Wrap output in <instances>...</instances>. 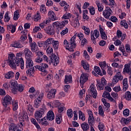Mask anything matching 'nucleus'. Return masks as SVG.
Instances as JSON below:
<instances>
[{
    "label": "nucleus",
    "instance_id": "obj_1",
    "mask_svg": "<svg viewBox=\"0 0 131 131\" xmlns=\"http://www.w3.org/2000/svg\"><path fill=\"white\" fill-rule=\"evenodd\" d=\"M8 63L9 66L13 70H16L17 67H19V66L21 70L24 69V60L22 58L21 53H17L16 56L13 53L9 54Z\"/></svg>",
    "mask_w": 131,
    "mask_h": 131
},
{
    "label": "nucleus",
    "instance_id": "obj_2",
    "mask_svg": "<svg viewBox=\"0 0 131 131\" xmlns=\"http://www.w3.org/2000/svg\"><path fill=\"white\" fill-rule=\"evenodd\" d=\"M41 66L37 65L35 66L36 69H38L39 71H41V75L42 76H46L49 73V72L47 70L49 68V65L46 63H41Z\"/></svg>",
    "mask_w": 131,
    "mask_h": 131
},
{
    "label": "nucleus",
    "instance_id": "obj_3",
    "mask_svg": "<svg viewBox=\"0 0 131 131\" xmlns=\"http://www.w3.org/2000/svg\"><path fill=\"white\" fill-rule=\"evenodd\" d=\"M116 75L113 78V83L116 84L119 80H122L123 79V76L121 74V70H117L115 71Z\"/></svg>",
    "mask_w": 131,
    "mask_h": 131
},
{
    "label": "nucleus",
    "instance_id": "obj_4",
    "mask_svg": "<svg viewBox=\"0 0 131 131\" xmlns=\"http://www.w3.org/2000/svg\"><path fill=\"white\" fill-rule=\"evenodd\" d=\"M69 21L67 20H63L62 21L59 22V21H55L53 23L52 26L55 28L56 27V28H63L67 25L69 23Z\"/></svg>",
    "mask_w": 131,
    "mask_h": 131
},
{
    "label": "nucleus",
    "instance_id": "obj_5",
    "mask_svg": "<svg viewBox=\"0 0 131 131\" xmlns=\"http://www.w3.org/2000/svg\"><path fill=\"white\" fill-rule=\"evenodd\" d=\"M45 112H47V108L46 107L41 108L40 110L36 111L34 114L35 118L37 119V120H38V119L42 117V115L45 114Z\"/></svg>",
    "mask_w": 131,
    "mask_h": 131
},
{
    "label": "nucleus",
    "instance_id": "obj_6",
    "mask_svg": "<svg viewBox=\"0 0 131 131\" xmlns=\"http://www.w3.org/2000/svg\"><path fill=\"white\" fill-rule=\"evenodd\" d=\"M91 39L92 41H93V43L96 45L97 43V42L96 41V38H98V37L100 36V33L99 32V31L97 30H95L94 31H92L91 32Z\"/></svg>",
    "mask_w": 131,
    "mask_h": 131
},
{
    "label": "nucleus",
    "instance_id": "obj_7",
    "mask_svg": "<svg viewBox=\"0 0 131 131\" xmlns=\"http://www.w3.org/2000/svg\"><path fill=\"white\" fill-rule=\"evenodd\" d=\"M87 80H89V74H82L80 78V83L81 88H83V84L86 82Z\"/></svg>",
    "mask_w": 131,
    "mask_h": 131
},
{
    "label": "nucleus",
    "instance_id": "obj_8",
    "mask_svg": "<svg viewBox=\"0 0 131 131\" xmlns=\"http://www.w3.org/2000/svg\"><path fill=\"white\" fill-rule=\"evenodd\" d=\"M86 112L88 114V123L90 125H93V123L95 122V119L94 118V114L93 113V111L90 109L87 110Z\"/></svg>",
    "mask_w": 131,
    "mask_h": 131
},
{
    "label": "nucleus",
    "instance_id": "obj_9",
    "mask_svg": "<svg viewBox=\"0 0 131 131\" xmlns=\"http://www.w3.org/2000/svg\"><path fill=\"white\" fill-rule=\"evenodd\" d=\"M10 84L11 88L12 93L14 95L17 94V88L18 86V82L15 80H11L10 81Z\"/></svg>",
    "mask_w": 131,
    "mask_h": 131
},
{
    "label": "nucleus",
    "instance_id": "obj_10",
    "mask_svg": "<svg viewBox=\"0 0 131 131\" xmlns=\"http://www.w3.org/2000/svg\"><path fill=\"white\" fill-rule=\"evenodd\" d=\"M102 15L105 19H109V17L112 15V10L109 7H106L105 10L102 12Z\"/></svg>",
    "mask_w": 131,
    "mask_h": 131
},
{
    "label": "nucleus",
    "instance_id": "obj_11",
    "mask_svg": "<svg viewBox=\"0 0 131 131\" xmlns=\"http://www.w3.org/2000/svg\"><path fill=\"white\" fill-rule=\"evenodd\" d=\"M90 94H92V97L96 99L97 98V96L98 94L97 93V90H96V86L94 85V84H91L90 87L89 89Z\"/></svg>",
    "mask_w": 131,
    "mask_h": 131
},
{
    "label": "nucleus",
    "instance_id": "obj_12",
    "mask_svg": "<svg viewBox=\"0 0 131 131\" xmlns=\"http://www.w3.org/2000/svg\"><path fill=\"white\" fill-rule=\"evenodd\" d=\"M10 47H12V48H15L16 49H21V48L24 47L23 45L21 43L20 40L12 41L10 45Z\"/></svg>",
    "mask_w": 131,
    "mask_h": 131
},
{
    "label": "nucleus",
    "instance_id": "obj_13",
    "mask_svg": "<svg viewBox=\"0 0 131 131\" xmlns=\"http://www.w3.org/2000/svg\"><path fill=\"white\" fill-rule=\"evenodd\" d=\"M12 97L9 95H6L4 99L3 102V105L4 107H7V106H9L10 104L12 102Z\"/></svg>",
    "mask_w": 131,
    "mask_h": 131
},
{
    "label": "nucleus",
    "instance_id": "obj_14",
    "mask_svg": "<svg viewBox=\"0 0 131 131\" xmlns=\"http://www.w3.org/2000/svg\"><path fill=\"white\" fill-rule=\"evenodd\" d=\"M28 119V115H27V113L26 112H23L20 113L18 117L19 122H24V121H27Z\"/></svg>",
    "mask_w": 131,
    "mask_h": 131
},
{
    "label": "nucleus",
    "instance_id": "obj_15",
    "mask_svg": "<svg viewBox=\"0 0 131 131\" xmlns=\"http://www.w3.org/2000/svg\"><path fill=\"white\" fill-rule=\"evenodd\" d=\"M24 55L26 58V59L32 58V52L30 51V49L26 48L24 50Z\"/></svg>",
    "mask_w": 131,
    "mask_h": 131
},
{
    "label": "nucleus",
    "instance_id": "obj_16",
    "mask_svg": "<svg viewBox=\"0 0 131 131\" xmlns=\"http://www.w3.org/2000/svg\"><path fill=\"white\" fill-rule=\"evenodd\" d=\"M44 31L49 35H54L55 34V30L52 26H48L44 28Z\"/></svg>",
    "mask_w": 131,
    "mask_h": 131
},
{
    "label": "nucleus",
    "instance_id": "obj_17",
    "mask_svg": "<svg viewBox=\"0 0 131 131\" xmlns=\"http://www.w3.org/2000/svg\"><path fill=\"white\" fill-rule=\"evenodd\" d=\"M51 63L54 66H57L59 64V57L55 54L52 55L51 57Z\"/></svg>",
    "mask_w": 131,
    "mask_h": 131
},
{
    "label": "nucleus",
    "instance_id": "obj_18",
    "mask_svg": "<svg viewBox=\"0 0 131 131\" xmlns=\"http://www.w3.org/2000/svg\"><path fill=\"white\" fill-rule=\"evenodd\" d=\"M102 97L105 98V99H107L110 102H115V100L111 97V94L109 92H107V91L103 92Z\"/></svg>",
    "mask_w": 131,
    "mask_h": 131
},
{
    "label": "nucleus",
    "instance_id": "obj_19",
    "mask_svg": "<svg viewBox=\"0 0 131 131\" xmlns=\"http://www.w3.org/2000/svg\"><path fill=\"white\" fill-rule=\"evenodd\" d=\"M57 93V90L52 89L47 94V98L51 100V99H53L56 97V94Z\"/></svg>",
    "mask_w": 131,
    "mask_h": 131
},
{
    "label": "nucleus",
    "instance_id": "obj_20",
    "mask_svg": "<svg viewBox=\"0 0 131 131\" xmlns=\"http://www.w3.org/2000/svg\"><path fill=\"white\" fill-rule=\"evenodd\" d=\"M131 61H129L128 63L124 65L123 72L124 73H131Z\"/></svg>",
    "mask_w": 131,
    "mask_h": 131
},
{
    "label": "nucleus",
    "instance_id": "obj_21",
    "mask_svg": "<svg viewBox=\"0 0 131 131\" xmlns=\"http://www.w3.org/2000/svg\"><path fill=\"white\" fill-rule=\"evenodd\" d=\"M46 118L49 121H52L55 119V114L53 111H49L48 112Z\"/></svg>",
    "mask_w": 131,
    "mask_h": 131
},
{
    "label": "nucleus",
    "instance_id": "obj_22",
    "mask_svg": "<svg viewBox=\"0 0 131 131\" xmlns=\"http://www.w3.org/2000/svg\"><path fill=\"white\" fill-rule=\"evenodd\" d=\"M99 32L100 36H101V38L104 40L107 39V34H106V33H105V30L103 28H102L101 25L99 26Z\"/></svg>",
    "mask_w": 131,
    "mask_h": 131
},
{
    "label": "nucleus",
    "instance_id": "obj_23",
    "mask_svg": "<svg viewBox=\"0 0 131 131\" xmlns=\"http://www.w3.org/2000/svg\"><path fill=\"white\" fill-rule=\"evenodd\" d=\"M71 24L73 27H74V28H78V27L80 25L79 21H78V19L77 18H73Z\"/></svg>",
    "mask_w": 131,
    "mask_h": 131
},
{
    "label": "nucleus",
    "instance_id": "obj_24",
    "mask_svg": "<svg viewBox=\"0 0 131 131\" xmlns=\"http://www.w3.org/2000/svg\"><path fill=\"white\" fill-rule=\"evenodd\" d=\"M33 61H32V58L27 59H26V68L29 69V68H33Z\"/></svg>",
    "mask_w": 131,
    "mask_h": 131
},
{
    "label": "nucleus",
    "instance_id": "obj_25",
    "mask_svg": "<svg viewBox=\"0 0 131 131\" xmlns=\"http://www.w3.org/2000/svg\"><path fill=\"white\" fill-rule=\"evenodd\" d=\"M15 76V73L13 71H9L5 75V77L7 79H12Z\"/></svg>",
    "mask_w": 131,
    "mask_h": 131
},
{
    "label": "nucleus",
    "instance_id": "obj_26",
    "mask_svg": "<svg viewBox=\"0 0 131 131\" xmlns=\"http://www.w3.org/2000/svg\"><path fill=\"white\" fill-rule=\"evenodd\" d=\"M48 16L52 21H56V20H57L56 14L53 11H50L48 12Z\"/></svg>",
    "mask_w": 131,
    "mask_h": 131
},
{
    "label": "nucleus",
    "instance_id": "obj_27",
    "mask_svg": "<svg viewBox=\"0 0 131 131\" xmlns=\"http://www.w3.org/2000/svg\"><path fill=\"white\" fill-rule=\"evenodd\" d=\"M117 36L118 38H120V37H121V40L122 41L125 39V36H126V35L125 34H122V33L120 30H118L117 31Z\"/></svg>",
    "mask_w": 131,
    "mask_h": 131
},
{
    "label": "nucleus",
    "instance_id": "obj_28",
    "mask_svg": "<svg viewBox=\"0 0 131 131\" xmlns=\"http://www.w3.org/2000/svg\"><path fill=\"white\" fill-rule=\"evenodd\" d=\"M123 91L126 92V90L128 89V85H127V78H125L123 80Z\"/></svg>",
    "mask_w": 131,
    "mask_h": 131
},
{
    "label": "nucleus",
    "instance_id": "obj_29",
    "mask_svg": "<svg viewBox=\"0 0 131 131\" xmlns=\"http://www.w3.org/2000/svg\"><path fill=\"white\" fill-rule=\"evenodd\" d=\"M54 42V38H49L45 42L44 45L46 46V48H48L50 45H52Z\"/></svg>",
    "mask_w": 131,
    "mask_h": 131
},
{
    "label": "nucleus",
    "instance_id": "obj_30",
    "mask_svg": "<svg viewBox=\"0 0 131 131\" xmlns=\"http://www.w3.org/2000/svg\"><path fill=\"white\" fill-rule=\"evenodd\" d=\"M95 4L98 8V10L99 12H103L104 10V6L101 5V3H100V2L99 1H96Z\"/></svg>",
    "mask_w": 131,
    "mask_h": 131
},
{
    "label": "nucleus",
    "instance_id": "obj_31",
    "mask_svg": "<svg viewBox=\"0 0 131 131\" xmlns=\"http://www.w3.org/2000/svg\"><path fill=\"white\" fill-rule=\"evenodd\" d=\"M63 46L66 48L67 50H68L69 51H70V50H72L71 45L69 44V42H68V41H67L66 39L64 40Z\"/></svg>",
    "mask_w": 131,
    "mask_h": 131
},
{
    "label": "nucleus",
    "instance_id": "obj_32",
    "mask_svg": "<svg viewBox=\"0 0 131 131\" xmlns=\"http://www.w3.org/2000/svg\"><path fill=\"white\" fill-rule=\"evenodd\" d=\"M111 97L115 100V102H112V103H115L116 104V100H118L119 96H118V93L117 92H112L111 94Z\"/></svg>",
    "mask_w": 131,
    "mask_h": 131
},
{
    "label": "nucleus",
    "instance_id": "obj_33",
    "mask_svg": "<svg viewBox=\"0 0 131 131\" xmlns=\"http://www.w3.org/2000/svg\"><path fill=\"white\" fill-rule=\"evenodd\" d=\"M30 45L31 50L32 53H35V52L36 51V49H38V47H37V45H36V43H35V42L31 43Z\"/></svg>",
    "mask_w": 131,
    "mask_h": 131
},
{
    "label": "nucleus",
    "instance_id": "obj_34",
    "mask_svg": "<svg viewBox=\"0 0 131 131\" xmlns=\"http://www.w3.org/2000/svg\"><path fill=\"white\" fill-rule=\"evenodd\" d=\"M81 128L82 129L83 131H88L90 129V125L88 123L84 122L81 124Z\"/></svg>",
    "mask_w": 131,
    "mask_h": 131
},
{
    "label": "nucleus",
    "instance_id": "obj_35",
    "mask_svg": "<svg viewBox=\"0 0 131 131\" xmlns=\"http://www.w3.org/2000/svg\"><path fill=\"white\" fill-rule=\"evenodd\" d=\"M75 38H76V35H74L71 38V46L72 49H74L76 47V45H75Z\"/></svg>",
    "mask_w": 131,
    "mask_h": 131
},
{
    "label": "nucleus",
    "instance_id": "obj_36",
    "mask_svg": "<svg viewBox=\"0 0 131 131\" xmlns=\"http://www.w3.org/2000/svg\"><path fill=\"white\" fill-rule=\"evenodd\" d=\"M18 100H13L12 102V109L13 111H16L18 109Z\"/></svg>",
    "mask_w": 131,
    "mask_h": 131
},
{
    "label": "nucleus",
    "instance_id": "obj_37",
    "mask_svg": "<svg viewBox=\"0 0 131 131\" xmlns=\"http://www.w3.org/2000/svg\"><path fill=\"white\" fill-rule=\"evenodd\" d=\"M130 121H131V117H129L128 118H122L121 120V123L122 124H127Z\"/></svg>",
    "mask_w": 131,
    "mask_h": 131
},
{
    "label": "nucleus",
    "instance_id": "obj_38",
    "mask_svg": "<svg viewBox=\"0 0 131 131\" xmlns=\"http://www.w3.org/2000/svg\"><path fill=\"white\" fill-rule=\"evenodd\" d=\"M81 64L85 70H89L90 69V64L86 61L82 60L81 61Z\"/></svg>",
    "mask_w": 131,
    "mask_h": 131
},
{
    "label": "nucleus",
    "instance_id": "obj_39",
    "mask_svg": "<svg viewBox=\"0 0 131 131\" xmlns=\"http://www.w3.org/2000/svg\"><path fill=\"white\" fill-rule=\"evenodd\" d=\"M72 81V76L71 75H67L65 76L64 83H70Z\"/></svg>",
    "mask_w": 131,
    "mask_h": 131
},
{
    "label": "nucleus",
    "instance_id": "obj_40",
    "mask_svg": "<svg viewBox=\"0 0 131 131\" xmlns=\"http://www.w3.org/2000/svg\"><path fill=\"white\" fill-rule=\"evenodd\" d=\"M78 114L79 119L82 120V121H84V120H85V116L84 115V114L81 111H79Z\"/></svg>",
    "mask_w": 131,
    "mask_h": 131
},
{
    "label": "nucleus",
    "instance_id": "obj_41",
    "mask_svg": "<svg viewBox=\"0 0 131 131\" xmlns=\"http://www.w3.org/2000/svg\"><path fill=\"white\" fill-rule=\"evenodd\" d=\"M105 85H103V84H102L99 81H97V89L98 91H101V90H104V86Z\"/></svg>",
    "mask_w": 131,
    "mask_h": 131
},
{
    "label": "nucleus",
    "instance_id": "obj_42",
    "mask_svg": "<svg viewBox=\"0 0 131 131\" xmlns=\"http://www.w3.org/2000/svg\"><path fill=\"white\" fill-rule=\"evenodd\" d=\"M29 69H30L27 71L26 73L29 76H32L33 73H34V68H29Z\"/></svg>",
    "mask_w": 131,
    "mask_h": 131
},
{
    "label": "nucleus",
    "instance_id": "obj_43",
    "mask_svg": "<svg viewBox=\"0 0 131 131\" xmlns=\"http://www.w3.org/2000/svg\"><path fill=\"white\" fill-rule=\"evenodd\" d=\"M34 20L35 22H38V21H40V19H41V16L39 13H37L33 17Z\"/></svg>",
    "mask_w": 131,
    "mask_h": 131
},
{
    "label": "nucleus",
    "instance_id": "obj_44",
    "mask_svg": "<svg viewBox=\"0 0 131 131\" xmlns=\"http://www.w3.org/2000/svg\"><path fill=\"white\" fill-rule=\"evenodd\" d=\"M71 14L68 12H66L61 17L62 20H68L70 18H71Z\"/></svg>",
    "mask_w": 131,
    "mask_h": 131
},
{
    "label": "nucleus",
    "instance_id": "obj_45",
    "mask_svg": "<svg viewBox=\"0 0 131 131\" xmlns=\"http://www.w3.org/2000/svg\"><path fill=\"white\" fill-rule=\"evenodd\" d=\"M41 103V101L39 100L38 99H35L34 102V107L37 108H39Z\"/></svg>",
    "mask_w": 131,
    "mask_h": 131
},
{
    "label": "nucleus",
    "instance_id": "obj_46",
    "mask_svg": "<svg viewBox=\"0 0 131 131\" xmlns=\"http://www.w3.org/2000/svg\"><path fill=\"white\" fill-rule=\"evenodd\" d=\"M82 29L84 31V33L86 35H90V28H88V27H85L84 26H82Z\"/></svg>",
    "mask_w": 131,
    "mask_h": 131
},
{
    "label": "nucleus",
    "instance_id": "obj_47",
    "mask_svg": "<svg viewBox=\"0 0 131 131\" xmlns=\"http://www.w3.org/2000/svg\"><path fill=\"white\" fill-rule=\"evenodd\" d=\"M67 115L69 118L73 117V111L72 109H69L67 111Z\"/></svg>",
    "mask_w": 131,
    "mask_h": 131
},
{
    "label": "nucleus",
    "instance_id": "obj_48",
    "mask_svg": "<svg viewBox=\"0 0 131 131\" xmlns=\"http://www.w3.org/2000/svg\"><path fill=\"white\" fill-rule=\"evenodd\" d=\"M31 121L32 123H33V124H34L38 129H39V128H40V126H39V125L38 124L35 119L33 118H31Z\"/></svg>",
    "mask_w": 131,
    "mask_h": 131
},
{
    "label": "nucleus",
    "instance_id": "obj_49",
    "mask_svg": "<svg viewBox=\"0 0 131 131\" xmlns=\"http://www.w3.org/2000/svg\"><path fill=\"white\" fill-rule=\"evenodd\" d=\"M11 20V17L9 16V12L7 11L6 12L4 16V21L5 22L8 23Z\"/></svg>",
    "mask_w": 131,
    "mask_h": 131
},
{
    "label": "nucleus",
    "instance_id": "obj_50",
    "mask_svg": "<svg viewBox=\"0 0 131 131\" xmlns=\"http://www.w3.org/2000/svg\"><path fill=\"white\" fill-rule=\"evenodd\" d=\"M94 71H95L96 73L98 74L99 75H101L102 76L103 74H102V72H101V69L99 67H95L94 69Z\"/></svg>",
    "mask_w": 131,
    "mask_h": 131
},
{
    "label": "nucleus",
    "instance_id": "obj_51",
    "mask_svg": "<svg viewBox=\"0 0 131 131\" xmlns=\"http://www.w3.org/2000/svg\"><path fill=\"white\" fill-rule=\"evenodd\" d=\"M125 98L127 101H131V94L129 91H127L125 93Z\"/></svg>",
    "mask_w": 131,
    "mask_h": 131
},
{
    "label": "nucleus",
    "instance_id": "obj_52",
    "mask_svg": "<svg viewBox=\"0 0 131 131\" xmlns=\"http://www.w3.org/2000/svg\"><path fill=\"white\" fill-rule=\"evenodd\" d=\"M64 104L63 103L61 104L58 108V113H62L64 110H66V108L64 106Z\"/></svg>",
    "mask_w": 131,
    "mask_h": 131
},
{
    "label": "nucleus",
    "instance_id": "obj_53",
    "mask_svg": "<svg viewBox=\"0 0 131 131\" xmlns=\"http://www.w3.org/2000/svg\"><path fill=\"white\" fill-rule=\"evenodd\" d=\"M99 66L102 70H103L106 69V67H107L108 65L106 63V61H103L99 62Z\"/></svg>",
    "mask_w": 131,
    "mask_h": 131
},
{
    "label": "nucleus",
    "instance_id": "obj_54",
    "mask_svg": "<svg viewBox=\"0 0 131 131\" xmlns=\"http://www.w3.org/2000/svg\"><path fill=\"white\" fill-rule=\"evenodd\" d=\"M24 91V85L19 84L17 85V88H16V94L17 92H23Z\"/></svg>",
    "mask_w": 131,
    "mask_h": 131
},
{
    "label": "nucleus",
    "instance_id": "obj_55",
    "mask_svg": "<svg viewBox=\"0 0 131 131\" xmlns=\"http://www.w3.org/2000/svg\"><path fill=\"white\" fill-rule=\"evenodd\" d=\"M52 46L55 50L58 49V47L59 46V41L54 40L53 42H52Z\"/></svg>",
    "mask_w": 131,
    "mask_h": 131
},
{
    "label": "nucleus",
    "instance_id": "obj_56",
    "mask_svg": "<svg viewBox=\"0 0 131 131\" xmlns=\"http://www.w3.org/2000/svg\"><path fill=\"white\" fill-rule=\"evenodd\" d=\"M36 56H38L39 57H42L43 56V52L39 51V49H37L35 52Z\"/></svg>",
    "mask_w": 131,
    "mask_h": 131
},
{
    "label": "nucleus",
    "instance_id": "obj_57",
    "mask_svg": "<svg viewBox=\"0 0 131 131\" xmlns=\"http://www.w3.org/2000/svg\"><path fill=\"white\" fill-rule=\"evenodd\" d=\"M20 17V15H19V12L18 10L16 11L14 13V17L13 19L17 21L18 19H19V17Z\"/></svg>",
    "mask_w": 131,
    "mask_h": 131
},
{
    "label": "nucleus",
    "instance_id": "obj_58",
    "mask_svg": "<svg viewBox=\"0 0 131 131\" xmlns=\"http://www.w3.org/2000/svg\"><path fill=\"white\" fill-rule=\"evenodd\" d=\"M40 123L42 125H48V121H47V117H45L41 119Z\"/></svg>",
    "mask_w": 131,
    "mask_h": 131
},
{
    "label": "nucleus",
    "instance_id": "obj_59",
    "mask_svg": "<svg viewBox=\"0 0 131 131\" xmlns=\"http://www.w3.org/2000/svg\"><path fill=\"white\" fill-rule=\"evenodd\" d=\"M56 121L58 124L61 123V121H62V116H61V115L56 116Z\"/></svg>",
    "mask_w": 131,
    "mask_h": 131
},
{
    "label": "nucleus",
    "instance_id": "obj_60",
    "mask_svg": "<svg viewBox=\"0 0 131 131\" xmlns=\"http://www.w3.org/2000/svg\"><path fill=\"white\" fill-rule=\"evenodd\" d=\"M113 90L115 93H119V92H120V91H121V88H120V85H118L115 86L114 88H113Z\"/></svg>",
    "mask_w": 131,
    "mask_h": 131
},
{
    "label": "nucleus",
    "instance_id": "obj_61",
    "mask_svg": "<svg viewBox=\"0 0 131 131\" xmlns=\"http://www.w3.org/2000/svg\"><path fill=\"white\" fill-rule=\"evenodd\" d=\"M46 52L48 55H51V56H53V55H54V54H53V48H52V47H49L48 48Z\"/></svg>",
    "mask_w": 131,
    "mask_h": 131
},
{
    "label": "nucleus",
    "instance_id": "obj_62",
    "mask_svg": "<svg viewBox=\"0 0 131 131\" xmlns=\"http://www.w3.org/2000/svg\"><path fill=\"white\" fill-rule=\"evenodd\" d=\"M120 25L124 27L126 29H127L128 28V25H127V23H126V21L125 20H122L120 22Z\"/></svg>",
    "mask_w": 131,
    "mask_h": 131
},
{
    "label": "nucleus",
    "instance_id": "obj_63",
    "mask_svg": "<svg viewBox=\"0 0 131 131\" xmlns=\"http://www.w3.org/2000/svg\"><path fill=\"white\" fill-rule=\"evenodd\" d=\"M75 35H76V36H77L80 39V40H81V39H83V37L84 36V35H83V34L82 33H76Z\"/></svg>",
    "mask_w": 131,
    "mask_h": 131
},
{
    "label": "nucleus",
    "instance_id": "obj_64",
    "mask_svg": "<svg viewBox=\"0 0 131 131\" xmlns=\"http://www.w3.org/2000/svg\"><path fill=\"white\" fill-rule=\"evenodd\" d=\"M83 56L84 59H85L86 60H88V61L90 60V55H89V54H88V51H86V50L84 51Z\"/></svg>",
    "mask_w": 131,
    "mask_h": 131
}]
</instances>
